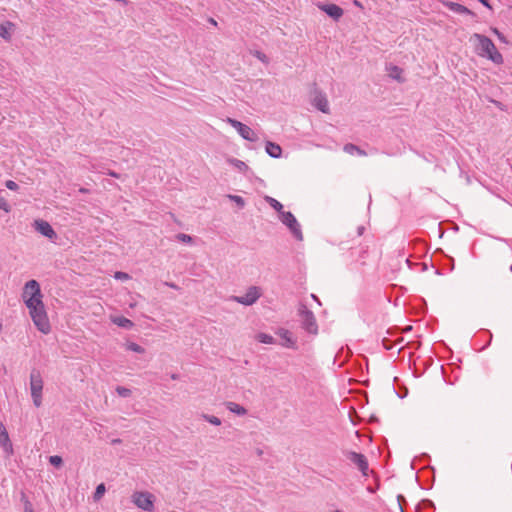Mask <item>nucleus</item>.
I'll return each instance as SVG.
<instances>
[{"mask_svg": "<svg viewBox=\"0 0 512 512\" xmlns=\"http://www.w3.org/2000/svg\"><path fill=\"white\" fill-rule=\"evenodd\" d=\"M22 296L34 325L40 332L48 334L51 326L42 301L43 295L39 283L36 280L26 282Z\"/></svg>", "mask_w": 512, "mask_h": 512, "instance_id": "nucleus-1", "label": "nucleus"}, {"mask_svg": "<svg viewBox=\"0 0 512 512\" xmlns=\"http://www.w3.org/2000/svg\"><path fill=\"white\" fill-rule=\"evenodd\" d=\"M472 39L477 41L475 49L479 56L488 58L495 64L503 63L502 54L497 50L495 44L490 38L485 35L475 33L473 34Z\"/></svg>", "mask_w": 512, "mask_h": 512, "instance_id": "nucleus-2", "label": "nucleus"}, {"mask_svg": "<svg viewBox=\"0 0 512 512\" xmlns=\"http://www.w3.org/2000/svg\"><path fill=\"white\" fill-rule=\"evenodd\" d=\"M43 378L41 372L33 368L30 372V391L33 404L35 407H40L42 405V392H43Z\"/></svg>", "mask_w": 512, "mask_h": 512, "instance_id": "nucleus-3", "label": "nucleus"}, {"mask_svg": "<svg viewBox=\"0 0 512 512\" xmlns=\"http://www.w3.org/2000/svg\"><path fill=\"white\" fill-rule=\"evenodd\" d=\"M132 502L140 509L151 512L154 510V496L147 491H136L132 495Z\"/></svg>", "mask_w": 512, "mask_h": 512, "instance_id": "nucleus-4", "label": "nucleus"}, {"mask_svg": "<svg viewBox=\"0 0 512 512\" xmlns=\"http://www.w3.org/2000/svg\"><path fill=\"white\" fill-rule=\"evenodd\" d=\"M343 454L347 460L357 467L363 476H368L369 464L364 454L350 450L343 451Z\"/></svg>", "mask_w": 512, "mask_h": 512, "instance_id": "nucleus-5", "label": "nucleus"}, {"mask_svg": "<svg viewBox=\"0 0 512 512\" xmlns=\"http://www.w3.org/2000/svg\"><path fill=\"white\" fill-rule=\"evenodd\" d=\"M279 216H280V220L282 221V223L290 229L293 236L297 240H302L303 234H302L300 225H299L297 219L295 218V216L289 211H287V212L282 211L279 214Z\"/></svg>", "mask_w": 512, "mask_h": 512, "instance_id": "nucleus-6", "label": "nucleus"}, {"mask_svg": "<svg viewBox=\"0 0 512 512\" xmlns=\"http://www.w3.org/2000/svg\"><path fill=\"white\" fill-rule=\"evenodd\" d=\"M261 296V290L257 286H250L242 296H231V300L245 306L253 305Z\"/></svg>", "mask_w": 512, "mask_h": 512, "instance_id": "nucleus-7", "label": "nucleus"}, {"mask_svg": "<svg viewBox=\"0 0 512 512\" xmlns=\"http://www.w3.org/2000/svg\"><path fill=\"white\" fill-rule=\"evenodd\" d=\"M300 317L302 328L310 334H317L318 325L316 318L312 311L308 310L305 306L300 310Z\"/></svg>", "mask_w": 512, "mask_h": 512, "instance_id": "nucleus-8", "label": "nucleus"}, {"mask_svg": "<svg viewBox=\"0 0 512 512\" xmlns=\"http://www.w3.org/2000/svg\"><path fill=\"white\" fill-rule=\"evenodd\" d=\"M227 123H229L233 128L237 130V132L240 134L242 138L245 140L255 142L258 140V137L256 133L246 124H243L242 122L233 119V118H227Z\"/></svg>", "mask_w": 512, "mask_h": 512, "instance_id": "nucleus-9", "label": "nucleus"}, {"mask_svg": "<svg viewBox=\"0 0 512 512\" xmlns=\"http://www.w3.org/2000/svg\"><path fill=\"white\" fill-rule=\"evenodd\" d=\"M312 104L323 113L329 112V104L327 97L322 91L318 89L314 90Z\"/></svg>", "mask_w": 512, "mask_h": 512, "instance_id": "nucleus-10", "label": "nucleus"}, {"mask_svg": "<svg viewBox=\"0 0 512 512\" xmlns=\"http://www.w3.org/2000/svg\"><path fill=\"white\" fill-rule=\"evenodd\" d=\"M276 334L281 338L282 342L280 344L283 347L297 349L296 339L293 338V335L289 330L285 328H279Z\"/></svg>", "mask_w": 512, "mask_h": 512, "instance_id": "nucleus-11", "label": "nucleus"}, {"mask_svg": "<svg viewBox=\"0 0 512 512\" xmlns=\"http://www.w3.org/2000/svg\"><path fill=\"white\" fill-rule=\"evenodd\" d=\"M34 227L39 233H41L43 236L49 239H53L56 237V232L47 221L35 220Z\"/></svg>", "mask_w": 512, "mask_h": 512, "instance_id": "nucleus-12", "label": "nucleus"}, {"mask_svg": "<svg viewBox=\"0 0 512 512\" xmlns=\"http://www.w3.org/2000/svg\"><path fill=\"white\" fill-rule=\"evenodd\" d=\"M0 446L8 455L13 454V446L3 424L0 425Z\"/></svg>", "mask_w": 512, "mask_h": 512, "instance_id": "nucleus-13", "label": "nucleus"}, {"mask_svg": "<svg viewBox=\"0 0 512 512\" xmlns=\"http://www.w3.org/2000/svg\"><path fill=\"white\" fill-rule=\"evenodd\" d=\"M319 8L334 20H338L343 15V9L336 4H322Z\"/></svg>", "mask_w": 512, "mask_h": 512, "instance_id": "nucleus-14", "label": "nucleus"}, {"mask_svg": "<svg viewBox=\"0 0 512 512\" xmlns=\"http://www.w3.org/2000/svg\"><path fill=\"white\" fill-rule=\"evenodd\" d=\"M15 30V24L11 21H5L0 25V37L9 42L12 38V33Z\"/></svg>", "mask_w": 512, "mask_h": 512, "instance_id": "nucleus-15", "label": "nucleus"}, {"mask_svg": "<svg viewBox=\"0 0 512 512\" xmlns=\"http://www.w3.org/2000/svg\"><path fill=\"white\" fill-rule=\"evenodd\" d=\"M444 5L451 11L455 12V13H458V14H468V15H471V16H475V13L473 11H471L470 9H468L466 6L460 4V3H456V2H452V1H447L444 3Z\"/></svg>", "mask_w": 512, "mask_h": 512, "instance_id": "nucleus-16", "label": "nucleus"}, {"mask_svg": "<svg viewBox=\"0 0 512 512\" xmlns=\"http://www.w3.org/2000/svg\"><path fill=\"white\" fill-rule=\"evenodd\" d=\"M265 150H266L267 154L272 158H280L281 157L282 148L277 143L267 141Z\"/></svg>", "mask_w": 512, "mask_h": 512, "instance_id": "nucleus-17", "label": "nucleus"}, {"mask_svg": "<svg viewBox=\"0 0 512 512\" xmlns=\"http://www.w3.org/2000/svg\"><path fill=\"white\" fill-rule=\"evenodd\" d=\"M111 320L114 324L124 329H131L134 326V323L130 319L123 316H116Z\"/></svg>", "mask_w": 512, "mask_h": 512, "instance_id": "nucleus-18", "label": "nucleus"}, {"mask_svg": "<svg viewBox=\"0 0 512 512\" xmlns=\"http://www.w3.org/2000/svg\"><path fill=\"white\" fill-rule=\"evenodd\" d=\"M225 406L230 412L235 413L239 416H243L247 413L246 408L235 402H226Z\"/></svg>", "mask_w": 512, "mask_h": 512, "instance_id": "nucleus-19", "label": "nucleus"}, {"mask_svg": "<svg viewBox=\"0 0 512 512\" xmlns=\"http://www.w3.org/2000/svg\"><path fill=\"white\" fill-rule=\"evenodd\" d=\"M343 150L348 153V154H358L359 156H366L367 153L366 151H364L363 149H361L359 146L355 145V144H352V143H347L344 145L343 147Z\"/></svg>", "mask_w": 512, "mask_h": 512, "instance_id": "nucleus-20", "label": "nucleus"}, {"mask_svg": "<svg viewBox=\"0 0 512 512\" xmlns=\"http://www.w3.org/2000/svg\"><path fill=\"white\" fill-rule=\"evenodd\" d=\"M402 72L403 70L395 65L389 68V76L399 82H404V79L401 77Z\"/></svg>", "mask_w": 512, "mask_h": 512, "instance_id": "nucleus-21", "label": "nucleus"}, {"mask_svg": "<svg viewBox=\"0 0 512 512\" xmlns=\"http://www.w3.org/2000/svg\"><path fill=\"white\" fill-rule=\"evenodd\" d=\"M228 162L237 168L240 172L245 173L249 169L248 165L239 159L230 158L228 159Z\"/></svg>", "mask_w": 512, "mask_h": 512, "instance_id": "nucleus-22", "label": "nucleus"}, {"mask_svg": "<svg viewBox=\"0 0 512 512\" xmlns=\"http://www.w3.org/2000/svg\"><path fill=\"white\" fill-rule=\"evenodd\" d=\"M256 339L260 343H264V344H274L275 343L274 337L269 335V334H266V333H259V334H257L256 335Z\"/></svg>", "mask_w": 512, "mask_h": 512, "instance_id": "nucleus-23", "label": "nucleus"}, {"mask_svg": "<svg viewBox=\"0 0 512 512\" xmlns=\"http://www.w3.org/2000/svg\"><path fill=\"white\" fill-rule=\"evenodd\" d=\"M267 203L276 210L279 214L283 211V205L276 199L267 196L266 197Z\"/></svg>", "mask_w": 512, "mask_h": 512, "instance_id": "nucleus-24", "label": "nucleus"}, {"mask_svg": "<svg viewBox=\"0 0 512 512\" xmlns=\"http://www.w3.org/2000/svg\"><path fill=\"white\" fill-rule=\"evenodd\" d=\"M105 491L106 487L104 483H100L99 485H97L96 490L93 494L94 501H99L104 496Z\"/></svg>", "mask_w": 512, "mask_h": 512, "instance_id": "nucleus-25", "label": "nucleus"}, {"mask_svg": "<svg viewBox=\"0 0 512 512\" xmlns=\"http://www.w3.org/2000/svg\"><path fill=\"white\" fill-rule=\"evenodd\" d=\"M125 347L127 350L135 352V353L142 354L145 352V349L135 342H127L125 344Z\"/></svg>", "mask_w": 512, "mask_h": 512, "instance_id": "nucleus-26", "label": "nucleus"}, {"mask_svg": "<svg viewBox=\"0 0 512 512\" xmlns=\"http://www.w3.org/2000/svg\"><path fill=\"white\" fill-rule=\"evenodd\" d=\"M202 417L207 421L209 422L210 424L212 425H215V426H219L221 425V419L218 418L217 416H214V415H209V414H203Z\"/></svg>", "mask_w": 512, "mask_h": 512, "instance_id": "nucleus-27", "label": "nucleus"}, {"mask_svg": "<svg viewBox=\"0 0 512 512\" xmlns=\"http://www.w3.org/2000/svg\"><path fill=\"white\" fill-rule=\"evenodd\" d=\"M116 392L119 396L124 397V398L129 397L132 393L130 389L123 387V386H117Z\"/></svg>", "mask_w": 512, "mask_h": 512, "instance_id": "nucleus-28", "label": "nucleus"}, {"mask_svg": "<svg viewBox=\"0 0 512 512\" xmlns=\"http://www.w3.org/2000/svg\"><path fill=\"white\" fill-rule=\"evenodd\" d=\"M229 199L236 203L239 208H243L245 205V201L241 196L238 195H228Z\"/></svg>", "mask_w": 512, "mask_h": 512, "instance_id": "nucleus-29", "label": "nucleus"}, {"mask_svg": "<svg viewBox=\"0 0 512 512\" xmlns=\"http://www.w3.org/2000/svg\"><path fill=\"white\" fill-rule=\"evenodd\" d=\"M175 237L178 241L183 242V243H192V241H193V238L190 235L185 234V233H178Z\"/></svg>", "mask_w": 512, "mask_h": 512, "instance_id": "nucleus-30", "label": "nucleus"}, {"mask_svg": "<svg viewBox=\"0 0 512 512\" xmlns=\"http://www.w3.org/2000/svg\"><path fill=\"white\" fill-rule=\"evenodd\" d=\"M49 462L55 467H60L63 464L62 458L58 455L50 456Z\"/></svg>", "mask_w": 512, "mask_h": 512, "instance_id": "nucleus-31", "label": "nucleus"}, {"mask_svg": "<svg viewBox=\"0 0 512 512\" xmlns=\"http://www.w3.org/2000/svg\"><path fill=\"white\" fill-rule=\"evenodd\" d=\"M22 500H24V511L34 512L31 502L26 498L24 493H22Z\"/></svg>", "mask_w": 512, "mask_h": 512, "instance_id": "nucleus-32", "label": "nucleus"}, {"mask_svg": "<svg viewBox=\"0 0 512 512\" xmlns=\"http://www.w3.org/2000/svg\"><path fill=\"white\" fill-rule=\"evenodd\" d=\"M0 209L4 210L5 212H9L11 210L9 203L3 197H0Z\"/></svg>", "mask_w": 512, "mask_h": 512, "instance_id": "nucleus-33", "label": "nucleus"}, {"mask_svg": "<svg viewBox=\"0 0 512 512\" xmlns=\"http://www.w3.org/2000/svg\"><path fill=\"white\" fill-rule=\"evenodd\" d=\"M5 186L9 190H12V191H16V190L19 189V185L15 181H12V180H7L6 183H5Z\"/></svg>", "mask_w": 512, "mask_h": 512, "instance_id": "nucleus-34", "label": "nucleus"}, {"mask_svg": "<svg viewBox=\"0 0 512 512\" xmlns=\"http://www.w3.org/2000/svg\"><path fill=\"white\" fill-rule=\"evenodd\" d=\"M382 345L385 350H391L393 348V343L388 338H383Z\"/></svg>", "mask_w": 512, "mask_h": 512, "instance_id": "nucleus-35", "label": "nucleus"}, {"mask_svg": "<svg viewBox=\"0 0 512 512\" xmlns=\"http://www.w3.org/2000/svg\"><path fill=\"white\" fill-rule=\"evenodd\" d=\"M115 278L116 279H121V280H127L129 279V275L125 272H116L115 273Z\"/></svg>", "mask_w": 512, "mask_h": 512, "instance_id": "nucleus-36", "label": "nucleus"}, {"mask_svg": "<svg viewBox=\"0 0 512 512\" xmlns=\"http://www.w3.org/2000/svg\"><path fill=\"white\" fill-rule=\"evenodd\" d=\"M107 174H108L109 176L114 177V178H117V179H119V178H120V174H118V173H116L115 171H112V170H109V171L107 172Z\"/></svg>", "mask_w": 512, "mask_h": 512, "instance_id": "nucleus-37", "label": "nucleus"}, {"mask_svg": "<svg viewBox=\"0 0 512 512\" xmlns=\"http://www.w3.org/2000/svg\"><path fill=\"white\" fill-rule=\"evenodd\" d=\"M493 32L498 36V38L501 40V41H505V38L504 36L498 31V29L494 28L493 29Z\"/></svg>", "mask_w": 512, "mask_h": 512, "instance_id": "nucleus-38", "label": "nucleus"}, {"mask_svg": "<svg viewBox=\"0 0 512 512\" xmlns=\"http://www.w3.org/2000/svg\"><path fill=\"white\" fill-rule=\"evenodd\" d=\"M364 230H365V227H364V226H359V227L357 228V234H358V236H361V235L363 234Z\"/></svg>", "mask_w": 512, "mask_h": 512, "instance_id": "nucleus-39", "label": "nucleus"}, {"mask_svg": "<svg viewBox=\"0 0 512 512\" xmlns=\"http://www.w3.org/2000/svg\"><path fill=\"white\" fill-rule=\"evenodd\" d=\"M479 2L482 3L484 6L488 7L489 9H491V6H490L488 0H479Z\"/></svg>", "mask_w": 512, "mask_h": 512, "instance_id": "nucleus-40", "label": "nucleus"}, {"mask_svg": "<svg viewBox=\"0 0 512 512\" xmlns=\"http://www.w3.org/2000/svg\"><path fill=\"white\" fill-rule=\"evenodd\" d=\"M165 285H167L168 287L173 288V289H178V286L174 283L166 282Z\"/></svg>", "mask_w": 512, "mask_h": 512, "instance_id": "nucleus-41", "label": "nucleus"}, {"mask_svg": "<svg viewBox=\"0 0 512 512\" xmlns=\"http://www.w3.org/2000/svg\"><path fill=\"white\" fill-rule=\"evenodd\" d=\"M257 57H258L260 60H262V61H263V60H264V58H265V55H264V54H261L260 52H258Z\"/></svg>", "mask_w": 512, "mask_h": 512, "instance_id": "nucleus-42", "label": "nucleus"}, {"mask_svg": "<svg viewBox=\"0 0 512 512\" xmlns=\"http://www.w3.org/2000/svg\"><path fill=\"white\" fill-rule=\"evenodd\" d=\"M171 378H172L173 380H177V379L179 378V375H178V374H172V375H171Z\"/></svg>", "mask_w": 512, "mask_h": 512, "instance_id": "nucleus-43", "label": "nucleus"}, {"mask_svg": "<svg viewBox=\"0 0 512 512\" xmlns=\"http://www.w3.org/2000/svg\"><path fill=\"white\" fill-rule=\"evenodd\" d=\"M120 442H121V440H120V439H114V440L112 441V443H113V444H118V443H120Z\"/></svg>", "mask_w": 512, "mask_h": 512, "instance_id": "nucleus-44", "label": "nucleus"}, {"mask_svg": "<svg viewBox=\"0 0 512 512\" xmlns=\"http://www.w3.org/2000/svg\"><path fill=\"white\" fill-rule=\"evenodd\" d=\"M210 22L211 24L217 25V22L213 18H210Z\"/></svg>", "mask_w": 512, "mask_h": 512, "instance_id": "nucleus-45", "label": "nucleus"}, {"mask_svg": "<svg viewBox=\"0 0 512 512\" xmlns=\"http://www.w3.org/2000/svg\"><path fill=\"white\" fill-rule=\"evenodd\" d=\"M412 329V326L406 327L405 331H410Z\"/></svg>", "mask_w": 512, "mask_h": 512, "instance_id": "nucleus-46", "label": "nucleus"}, {"mask_svg": "<svg viewBox=\"0 0 512 512\" xmlns=\"http://www.w3.org/2000/svg\"><path fill=\"white\" fill-rule=\"evenodd\" d=\"M402 499H404V498H403V496H402V495H399V496H398V500L400 501V500H402Z\"/></svg>", "mask_w": 512, "mask_h": 512, "instance_id": "nucleus-47", "label": "nucleus"}, {"mask_svg": "<svg viewBox=\"0 0 512 512\" xmlns=\"http://www.w3.org/2000/svg\"><path fill=\"white\" fill-rule=\"evenodd\" d=\"M2 328H3V326H2V324L0 323V331H2Z\"/></svg>", "mask_w": 512, "mask_h": 512, "instance_id": "nucleus-48", "label": "nucleus"}, {"mask_svg": "<svg viewBox=\"0 0 512 512\" xmlns=\"http://www.w3.org/2000/svg\"><path fill=\"white\" fill-rule=\"evenodd\" d=\"M509 269H510V271L512 272V265L510 266V268H509Z\"/></svg>", "mask_w": 512, "mask_h": 512, "instance_id": "nucleus-49", "label": "nucleus"}]
</instances>
